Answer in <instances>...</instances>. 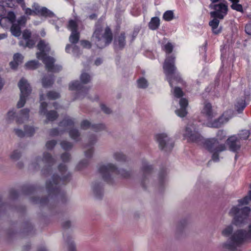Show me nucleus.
<instances>
[{
	"instance_id": "1",
	"label": "nucleus",
	"mask_w": 251,
	"mask_h": 251,
	"mask_svg": "<svg viewBox=\"0 0 251 251\" xmlns=\"http://www.w3.org/2000/svg\"><path fill=\"white\" fill-rule=\"evenodd\" d=\"M251 242V223L248 229L236 230L228 240L222 244V247L228 251H241L240 246L245 243Z\"/></svg>"
},
{
	"instance_id": "2",
	"label": "nucleus",
	"mask_w": 251,
	"mask_h": 251,
	"mask_svg": "<svg viewBox=\"0 0 251 251\" xmlns=\"http://www.w3.org/2000/svg\"><path fill=\"white\" fill-rule=\"evenodd\" d=\"M250 201H251V191L247 196L239 200L238 205L233 206L229 210L228 214L233 218L232 223L235 225L240 226L246 223L251 210L250 207H242V206L249 204Z\"/></svg>"
},
{
	"instance_id": "3",
	"label": "nucleus",
	"mask_w": 251,
	"mask_h": 251,
	"mask_svg": "<svg viewBox=\"0 0 251 251\" xmlns=\"http://www.w3.org/2000/svg\"><path fill=\"white\" fill-rule=\"evenodd\" d=\"M217 137V139L209 138L203 142L204 147L212 153V159L214 161H218L219 154L226 149L225 144H220L218 141L225 138V132L223 130L218 131Z\"/></svg>"
},
{
	"instance_id": "4",
	"label": "nucleus",
	"mask_w": 251,
	"mask_h": 251,
	"mask_svg": "<svg viewBox=\"0 0 251 251\" xmlns=\"http://www.w3.org/2000/svg\"><path fill=\"white\" fill-rule=\"evenodd\" d=\"M103 179L109 182L114 176H119L124 178H128L131 175L130 171L126 170H119L117 166L112 163H108L100 167L99 169Z\"/></svg>"
},
{
	"instance_id": "5",
	"label": "nucleus",
	"mask_w": 251,
	"mask_h": 251,
	"mask_svg": "<svg viewBox=\"0 0 251 251\" xmlns=\"http://www.w3.org/2000/svg\"><path fill=\"white\" fill-rule=\"evenodd\" d=\"M37 48L40 51L36 53V57L43 60L47 69L49 71H57L59 69L54 65V59L46 54V52L49 51L50 50L49 44H46L44 41L41 40L37 45Z\"/></svg>"
},
{
	"instance_id": "6",
	"label": "nucleus",
	"mask_w": 251,
	"mask_h": 251,
	"mask_svg": "<svg viewBox=\"0 0 251 251\" xmlns=\"http://www.w3.org/2000/svg\"><path fill=\"white\" fill-rule=\"evenodd\" d=\"M93 37L96 39L95 43L100 48L106 47L111 42L113 38L111 31L108 27L103 29L100 26H97Z\"/></svg>"
},
{
	"instance_id": "7",
	"label": "nucleus",
	"mask_w": 251,
	"mask_h": 251,
	"mask_svg": "<svg viewBox=\"0 0 251 251\" xmlns=\"http://www.w3.org/2000/svg\"><path fill=\"white\" fill-rule=\"evenodd\" d=\"M155 140L158 144L159 148L166 151H170L174 147V142L166 133H159L155 135Z\"/></svg>"
},
{
	"instance_id": "8",
	"label": "nucleus",
	"mask_w": 251,
	"mask_h": 251,
	"mask_svg": "<svg viewBox=\"0 0 251 251\" xmlns=\"http://www.w3.org/2000/svg\"><path fill=\"white\" fill-rule=\"evenodd\" d=\"M0 25L2 26H6L13 23L15 20V15L12 11L7 12L2 5L0 4Z\"/></svg>"
},
{
	"instance_id": "9",
	"label": "nucleus",
	"mask_w": 251,
	"mask_h": 251,
	"mask_svg": "<svg viewBox=\"0 0 251 251\" xmlns=\"http://www.w3.org/2000/svg\"><path fill=\"white\" fill-rule=\"evenodd\" d=\"M210 7L214 10V11H211L210 13L211 16L213 18H217L220 19L224 18L227 10V6L223 3H220L218 4H211Z\"/></svg>"
},
{
	"instance_id": "10",
	"label": "nucleus",
	"mask_w": 251,
	"mask_h": 251,
	"mask_svg": "<svg viewBox=\"0 0 251 251\" xmlns=\"http://www.w3.org/2000/svg\"><path fill=\"white\" fill-rule=\"evenodd\" d=\"M184 135L187 136L192 141H198L201 138L198 128L194 125H188L186 127Z\"/></svg>"
},
{
	"instance_id": "11",
	"label": "nucleus",
	"mask_w": 251,
	"mask_h": 251,
	"mask_svg": "<svg viewBox=\"0 0 251 251\" xmlns=\"http://www.w3.org/2000/svg\"><path fill=\"white\" fill-rule=\"evenodd\" d=\"M229 118L225 115H223L217 119L212 120L211 119L208 120L207 123V126L211 127L218 128L221 127L222 125L227 123Z\"/></svg>"
},
{
	"instance_id": "12",
	"label": "nucleus",
	"mask_w": 251,
	"mask_h": 251,
	"mask_svg": "<svg viewBox=\"0 0 251 251\" xmlns=\"http://www.w3.org/2000/svg\"><path fill=\"white\" fill-rule=\"evenodd\" d=\"M174 63L175 57L169 56L166 58L163 66V69L166 75H171L174 73L176 69Z\"/></svg>"
},
{
	"instance_id": "13",
	"label": "nucleus",
	"mask_w": 251,
	"mask_h": 251,
	"mask_svg": "<svg viewBox=\"0 0 251 251\" xmlns=\"http://www.w3.org/2000/svg\"><path fill=\"white\" fill-rule=\"evenodd\" d=\"M18 87L21 91V95L28 96L31 93V88L26 79L22 78L19 82Z\"/></svg>"
},
{
	"instance_id": "14",
	"label": "nucleus",
	"mask_w": 251,
	"mask_h": 251,
	"mask_svg": "<svg viewBox=\"0 0 251 251\" xmlns=\"http://www.w3.org/2000/svg\"><path fill=\"white\" fill-rule=\"evenodd\" d=\"M201 113L208 120L211 119L216 115V113L212 109L211 104L209 103H205L204 104Z\"/></svg>"
},
{
	"instance_id": "15",
	"label": "nucleus",
	"mask_w": 251,
	"mask_h": 251,
	"mask_svg": "<svg viewBox=\"0 0 251 251\" xmlns=\"http://www.w3.org/2000/svg\"><path fill=\"white\" fill-rule=\"evenodd\" d=\"M227 144L230 149L233 151L238 150L240 148V143L237 137L235 136H231L227 140Z\"/></svg>"
},
{
	"instance_id": "16",
	"label": "nucleus",
	"mask_w": 251,
	"mask_h": 251,
	"mask_svg": "<svg viewBox=\"0 0 251 251\" xmlns=\"http://www.w3.org/2000/svg\"><path fill=\"white\" fill-rule=\"evenodd\" d=\"M179 104L180 108L176 110V113L179 117H184L187 114L186 108L188 105V100L185 98H182L179 101Z\"/></svg>"
},
{
	"instance_id": "17",
	"label": "nucleus",
	"mask_w": 251,
	"mask_h": 251,
	"mask_svg": "<svg viewBox=\"0 0 251 251\" xmlns=\"http://www.w3.org/2000/svg\"><path fill=\"white\" fill-rule=\"evenodd\" d=\"M29 109L26 108L21 110L16 116V122L18 124H22L27 121L29 118Z\"/></svg>"
},
{
	"instance_id": "18",
	"label": "nucleus",
	"mask_w": 251,
	"mask_h": 251,
	"mask_svg": "<svg viewBox=\"0 0 251 251\" xmlns=\"http://www.w3.org/2000/svg\"><path fill=\"white\" fill-rule=\"evenodd\" d=\"M23 59L24 56L22 54L19 53H15L13 56V61L10 63L11 68L16 69L18 65L22 63Z\"/></svg>"
},
{
	"instance_id": "19",
	"label": "nucleus",
	"mask_w": 251,
	"mask_h": 251,
	"mask_svg": "<svg viewBox=\"0 0 251 251\" xmlns=\"http://www.w3.org/2000/svg\"><path fill=\"white\" fill-rule=\"evenodd\" d=\"M15 131L16 134L20 137L24 136L25 133L28 136H30L33 133L34 129L32 126H26L25 127V133L22 130L18 129H15Z\"/></svg>"
},
{
	"instance_id": "20",
	"label": "nucleus",
	"mask_w": 251,
	"mask_h": 251,
	"mask_svg": "<svg viewBox=\"0 0 251 251\" xmlns=\"http://www.w3.org/2000/svg\"><path fill=\"white\" fill-rule=\"evenodd\" d=\"M217 18L214 19L209 22V25L212 29V31L214 34H217L221 31V27L218 28L219 25V20Z\"/></svg>"
},
{
	"instance_id": "21",
	"label": "nucleus",
	"mask_w": 251,
	"mask_h": 251,
	"mask_svg": "<svg viewBox=\"0 0 251 251\" xmlns=\"http://www.w3.org/2000/svg\"><path fill=\"white\" fill-rule=\"evenodd\" d=\"M188 223L187 220H183L180 221L176 226V232L178 234L183 233L186 229Z\"/></svg>"
},
{
	"instance_id": "22",
	"label": "nucleus",
	"mask_w": 251,
	"mask_h": 251,
	"mask_svg": "<svg viewBox=\"0 0 251 251\" xmlns=\"http://www.w3.org/2000/svg\"><path fill=\"white\" fill-rule=\"evenodd\" d=\"M233 231V226L231 225H228L225 227L221 231V234L222 236L225 237H228L231 235L228 238H229L233 234L231 235ZM229 239H227V240Z\"/></svg>"
},
{
	"instance_id": "23",
	"label": "nucleus",
	"mask_w": 251,
	"mask_h": 251,
	"mask_svg": "<svg viewBox=\"0 0 251 251\" xmlns=\"http://www.w3.org/2000/svg\"><path fill=\"white\" fill-rule=\"evenodd\" d=\"M160 25V20L157 17H153L149 23V27L152 30L157 29Z\"/></svg>"
},
{
	"instance_id": "24",
	"label": "nucleus",
	"mask_w": 251,
	"mask_h": 251,
	"mask_svg": "<svg viewBox=\"0 0 251 251\" xmlns=\"http://www.w3.org/2000/svg\"><path fill=\"white\" fill-rule=\"evenodd\" d=\"M39 65L40 63L38 61L31 60L26 63L25 66L27 69L34 70L38 68Z\"/></svg>"
},
{
	"instance_id": "25",
	"label": "nucleus",
	"mask_w": 251,
	"mask_h": 251,
	"mask_svg": "<svg viewBox=\"0 0 251 251\" xmlns=\"http://www.w3.org/2000/svg\"><path fill=\"white\" fill-rule=\"evenodd\" d=\"M119 46L120 48H123L125 44V36L124 33H121V35L118 37L117 40H115V43L116 45Z\"/></svg>"
},
{
	"instance_id": "26",
	"label": "nucleus",
	"mask_w": 251,
	"mask_h": 251,
	"mask_svg": "<svg viewBox=\"0 0 251 251\" xmlns=\"http://www.w3.org/2000/svg\"><path fill=\"white\" fill-rule=\"evenodd\" d=\"M113 158L119 162L124 161L126 159V156L121 152H116L113 154Z\"/></svg>"
},
{
	"instance_id": "27",
	"label": "nucleus",
	"mask_w": 251,
	"mask_h": 251,
	"mask_svg": "<svg viewBox=\"0 0 251 251\" xmlns=\"http://www.w3.org/2000/svg\"><path fill=\"white\" fill-rule=\"evenodd\" d=\"M10 30L12 34L16 37H18L21 35V29L19 25H13Z\"/></svg>"
},
{
	"instance_id": "28",
	"label": "nucleus",
	"mask_w": 251,
	"mask_h": 251,
	"mask_svg": "<svg viewBox=\"0 0 251 251\" xmlns=\"http://www.w3.org/2000/svg\"><path fill=\"white\" fill-rule=\"evenodd\" d=\"M79 38V34L77 31L72 32L70 36L69 40L72 43H76L78 42Z\"/></svg>"
},
{
	"instance_id": "29",
	"label": "nucleus",
	"mask_w": 251,
	"mask_h": 251,
	"mask_svg": "<svg viewBox=\"0 0 251 251\" xmlns=\"http://www.w3.org/2000/svg\"><path fill=\"white\" fill-rule=\"evenodd\" d=\"M236 108L239 113H241L246 106L245 102L244 100H241L237 102Z\"/></svg>"
},
{
	"instance_id": "30",
	"label": "nucleus",
	"mask_w": 251,
	"mask_h": 251,
	"mask_svg": "<svg viewBox=\"0 0 251 251\" xmlns=\"http://www.w3.org/2000/svg\"><path fill=\"white\" fill-rule=\"evenodd\" d=\"M174 13L173 11L168 10L165 12L163 15V19L167 21H170L173 19Z\"/></svg>"
},
{
	"instance_id": "31",
	"label": "nucleus",
	"mask_w": 251,
	"mask_h": 251,
	"mask_svg": "<svg viewBox=\"0 0 251 251\" xmlns=\"http://www.w3.org/2000/svg\"><path fill=\"white\" fill-rule=\"evenodd\" d=\"M93 191L96 196L97 197H100L102 194V189L101 187H100L98 184H95L93 186Z\"/></svg>"
},
{
	"instance_id": "32",
	"label": "nucleus",
	"mask_w": 251,
	"mask_h": 251,
	"mask_svg": "<svg viewBox=\"0 0 251 251\" xmlns=\"http://www.w3.org/2000/svg\"><path fill=\"white\" fill-rule=\"evenodd\" d=\"M69 134L70 137L75 139L77 140L80 136V133L77 129H73L69 131Z\"/></svg>"
},
{
	"instance_id": "33",
	"label": "nucleus",
	"mask_w": 251,
	"mask_h": 251,
	"mask_svg": "<svg viewBox=\"0 0 251 251\" xmlns=\"http://www.w3.org/2000/svg\"><path fill=\"white\" fill-rule=\"evenodd\" d=\"M59 97L60 95L58 93L53 91L49 92L47 95L48 99L50 100H55L59 98Z\"/></svg>"
},
{
	"instance_id": "34",
	"label": "nucleus",
	"mask_w": 251,
	"mask_h": 251,
	"mask_svg": "<svg viewBox=\"0 0 251 251\" xmlns=\"http://www.w3.org/2000/svg\"><path fill=\"white\" fill-rule=\"evenodd\" d=\"M81 87V85L78 81H74L69 85V89L70 90H78Z\"/></svg>"
},
{
	"instance_id": "35",
	"label": "nucleus",
	"mask_w": 251,
	"mask_h": 251,
	"mask_svg": "<svg viewBox=\"0 0 251 251\" xmlns=\"http://www.w3.org/2000/svg\"><path fill=\"white\" fill-rule=\"evenodd\" d=\"M27 97V96L20 94V100L17 103V107L18 108H21L24 106L26 101V98Z\"/></svg>"
},
{
	"instance_id": "36",
	"label": "nucleus",
	"mask_w": 251,
	"mask_h": 251,
	"mask_svg": "<svg viewBox=\"0 0 251 251\" xmlns=\"http://www.w3.org/2000/svg\"><path fill=\"white\" fill-rule=\"evenodd\" d=\"M47 118L50 121H53L56 119L57 117V114L54 111H50L47 113Z\"/></svg>"
},
{
	"instance_id": "37",
	"label": "nucleus",
	"mask_w": 251,
	"mask_h": 251,
	"mask_svg": "<svg viewBox=\"0 0 251 251\" xmlns=\"http://www.w3.org/2000/svg\"><path fill=\"white\" fill-rule=\"evenodd\" d=\"M148 86L147 81L144 78L139 79L138 80V87L140 88H145Z\"/></svg>"
},
{
	"instance_id": "38",
	"label": "nucleus",
	"mask_w": 251,
	"mask_h": 251,
	"mask_svg": "<svg viewBox=\"0 0 251 251\" xmlns=\"http://www.w3.org/2000/svg\"><path fill=\"white\" fill-rule=\"evenodd\" d=\"M15 118V112L13 110H10L7 113L6 120L10 123Z\"/></svg>"
},
{
	"instance_id": "39",
	"label": "nucleus",
	"mask_w": 251,
	"mask_h": 251,
	"mask_svg": "<svg viewBox=\"0 0 251 251\" xmlns=\"http://www.w3.org/2000/svg\"><path fill=\"white\" fill-rule=\"evenodd\" d=\"M80 80L82 83H87L90 81V76L86 73H82L80 76Z\"/></svg>"
},
{
	"instance_id": "40",
	"label": "nucleus",
	"mask_w": 251,
	"mask_h": 251,
	"mask_svg": "<svg viewBox=\"0 0 251 251\" xmlns=\"http://www.w3.org/2000/svg\"><path fill=\"white\" fill-rule=\"evenodd\" d=\"M68 28L72 31H77V25L76 22L73 20H70L69 23Z\"/></svg>"
},
{
	"instance_id": "41",
	"label": "nucleus",
	"mask_w": 251,
	"mask_h": 251,
	"mask_svg": "<svg viewBox=\"0 0 251 251\" xmlns=\"http://www.w3.org/2000/svg\"><path fill=\"white\" fill-rule=\"evenodd\" d=\"M58 181H56V180H55V178H53L52 183L50 181L47 182V184H46L47 188L48 189H49V190H50L52 188L54 189L55 188H56L55 185L58 183Z\"/></svg>"
},
{
	"instance_id": "42",
	"label": "nucleus",
	"mask_w": 251,
	"mask_h": 251,
	"mask_svg": "<svg viewBox=\"0 0 251 251\" xmlns=\"http://www.w3.org/2000/svg\"><path fill=\"white\" fill-rule=\"evenodd\" d=\"M91 126L90 122L86 120H83L81 122L80 127L83 129L89 128Z\"/></svg>"
},
{
	"instance_id": "43",
	"label": "nucleus",
	"mask_w": 251,
	"mask_h": 251,
	"mask_svg": "<svg viewBox=\"0 0 251 251\" xmlns=\"http://www.w3.org/2000/svg\"><path fill=\"white\" fill-rule=\"evenodd\" d=\"M250 134V132L249 130H242L241 133H240V136L241 139H243L246 140L248 138Z\"/></svg>"
},
{
	"instance_id": "44",
	"label": "nucleus",
	"mask_w": 251,
	"mask_h": 251,
	"mask_svg": "<svg viewBox=\"0 0 251 251\" xmlns=\"http://www.w3.org/2000/svg\"><path fill=\"white\" fill-rule=\"evenodd\" d=\"M53 83V81L51 79H47L44 78L42 80L43 86L45 87H47L50 86Z\"/></svg>"
},
{
	"instance_id": "45",
	"label": "nucleus",
	"mask_w": 251,
	"mask_h": 251,
	"mask_svg": "<svg viewBox=\"0 0 251 251\" xmlns=\"http://www.w3.org/2000/svg\"><path fill=\"white\" fill-rule=\"evenodd\" d=\"M174 96L176 98H180L183 95L182 90L178 87L175 88L174 92Z\"/></svg>"
},
{
	"instance_id": "46",
	"label": "nucleus",
	"mask_w": 251,
	"mask_h": 251,
	"mask_svg": "<svg viewBox=\"0 0 251 251\" xmlns=\"http://www.w3.org/2000/svg\"><path fill=\"white\" fill-rule=\"evenodd\" d=\"M47 106V104L45 102H42L41 103L39 113L41 115H44L46 113V109Z\"/></svg>"
},
{
	"instance_id": "47",
	"label": "nucleus",
	"mask_w": 251,
	"mask_h": 251,
	"mask_svg": "<svg viewBox=\"0 0 251 251\" xmlns=\"http://www.w3.org/2000/svg\"><path fill=\"white\" fill-rule=\"evenodd\" d=\"M53 159L49 153L45 154L44 155L43 161L46 163L50 164L52 162Z\"/></svg>"
},
{
	"instance_id": "48",
	"label": "nucleus",
	"mask_w": 251,
	"mask_h": 251,
	"mask_svg": "<svg viewBox=\"0 0 251 251\" xmlns=\"http://www.w3.org/2000/svg\"><path fill=\"white\" fill-rule=\"evenodd\" d=\"M51 12L45 7H42L41 11H40V14L44 16H47L50 15Z\"/></svg>"
},
{
	"instance_id": "49",
	"label": "nucleus",
	"mask_w": 251,
	"mask_h": 251,
	"mask_svg": "<svg viewBox=\"0 0 251 251\" xmlns=\"http://www.w3.org/2000/svg\"><path fill=\"white\" fill-rule=\"evenodd\" d=\"M20 152L17 151H15L11 154L10 157L14 160H17L20 158Z\"/></svg>"
},
{
	"instance_id": "50",
	"label": "nucleus",
	"mask_w": 251,
	"mask_h": 251,
	"mask_svg": "<svg viewBox=\"0 0 251 251\" xmlns=\"http://www.w3.org/2000/svg\"><path fill=\"white\" fill-rule=\"evenodd\" d=\"M61 146L64 150H69L72 147V144L66 141H63L61 143Z\"/></svg>"
},
{
	"instance_id": "51",
	"label": "nucleus",
	"mask_w": 251,
	"mask_h": 251,
	"mask_svg": "<svg viewBox=\"0 0 251 251\" xmlns=\"http://www.w3.org/2000/svg\"><path fill=\"white\" fill-rule=\"evenodd\" d=\"M81 45L85 48L90 49L91 47V44L87 40H82L80 41Z\"/></svg>"
},
{
	"instance_id": "52",
	"label": "nucleus",
	"mask_w": 251,
	"mask_h": 251,
	"mask_svg": "<svg viewBox=\"0 0 251 251\" xmlns=\"http://www.w3.org/2000/svg\"><path fill=\"white\" fill-rule=\"evenodd\" d=\"M231 7L232 9L236 10L238 11H242L243 7L242 6L238 3H232L231 5Z\"/></svg>"
},
{
	"instance_id": "53",
	"label": "nucleus",
	"mask_w": 251,
	"mask_h": 251,
	"mask_svg": "<svg viewBox=\"0 0 251 251\" xmlns=\"http://www.w3.org/2000/svg\"><path fill=\"white\" fill-rule=\"evenodd\" d=\"M31 36V32L28 30H25L23 33V37L25 40H28Z\"/></svg>"
},
{
	"instance_id": "54",
	"label": "nucleus",
	"mask_w": 251,
	"mask_h": 251,
	"mask_svg": "<svg viewBox=\"0 0 251 251\" xmlns=\"http://www.w3.org/2000/svg\"><path fill=\"white\" fill-rule=\"evenodd\" d=\"M173 45L170 43H168L165 46V51L167 53H171L173 50Z\"/></svg>"
},
{
	"instance_id": "55",
	"label": "nucleus",
	"mask_w": 251,
	"mask_h": 251,
	"mask_svg": "<svg viewBox=\"0 0 251 251\" xmlns=\"http://www.w3.org/2000/svg\"><path fill=\"white\" fill-rule=\"evenodd\" d=\"M41 8L38 5L34 4L33 7V12L35 15H39Z\"/></svg>"
},
{
	"instance_id": "56",
	"label": "nucleus",
	"mask_w": 251,
	"mask_h": 251,
	"mask_svg": "<svg viewBox=\"0 0 251 251\" xmlns=\"http://www.w3.org/2000/svg\"><path fill=\"white\" fill-rule=\"evenodd\" d=\"M0 3H5L8 7L13 8L14 4L12 2V0H0Z\"/></svg>"
},
{
	"instance_id": "57",
	"label": "nucleus",
	"mask_w": 251,
	"mask_h": 251,
	"mask_svg": "<svg viewBox=\"0 0 251 251\" xmlns=\"http://www.w3.org/2000/svg\"><path fill=\"white\" fill-rule=\"evenodd\" d=\"M55 144H56V142L55 141L52 140V141H50L46 143V146L47 149H51L54 147Z\"/></svg>"
},
{
	"instance_id": "58",
	"label": "nucleus",
	"mask_w": 251,
	"mask_h": 251,
	"mask_svg": "<svg viewBox=\"0 0 251 251\" xmlns=\"http://www.w3.org/2000/svg\"><path fill=\"white\" fill-rule=\"evenodd\" d=\"M22 7L23 9L25 10V13L27 15H31L34 14L33 12V10H31L30 8H25V4L24 3L22 5Z\"/></svg>"
},
{
	"instance_id": "59",
	"label": "nucleus",
	"mask_w": 251,
	"mask_h": 251,
	"mask_svg": "<svg viewBox=\"0 0 251 251\" xmlns=\"http://www.w3.org/2000/svg\"><path fill=\"white\" fill-rule=\"evenodd\" d=\"M142 171H143L144 175L145 176L151 172V167L149 166H145L142 169Z\"/></svg>"
},
{
	"instance_id": "60",
	"label": "nucleus",
	"mask_w": 251,
	"mask_h": 251,
	"mask_svg": "<svg viewBox=\"0 0 251 251\" xmlns=\"http://www.w3.org/2000/svg\"><path fill=\"white\" fill-rule=\"evenodd\" d=\"M73 223L69 220L65 221L63 224V226L65 228H68L73 226Z\"/></svg>"
},
{
	"instance_id": "61",
	"label": "nucleus",
	"mask_w": 251,
	"mask_h": 251,
	"mask_svg": "<svg viewBox=\"0 0 251 251\" xmlns=\"http://www.w3.org/2000/svg\"><path fill=\"white\" fill-rule=\"evenodd\" d=\"M68 251H76L74 242H72L68 245Z\"/></svg>"
},
{
	"instance_id": "62",
	"label": "nucleus",
	"mask_w": 251,
	"mask_h": 251,
	"mask_svg": "<svg viewBox=\"0 0 251 251\" xmlns=\"http://www.w3.org/2000/svg\"><path fill=\"white\" fill-rule=\"evenodd\" d=\"M26 18L25 16L21 17L18 20V22L19 25H24L26 22Z\"/></svg>"
},
{
	"instance_id": "63",
	"label": "nucleus",
	"mask_w": 251,
	"mask_h": 251,
	"mask_svg": "<svg viewBox=\"0 0 251 251\" xmlns=\"http://www.w3.org/2000/svg\"><path fill=\"white\" fill-rule=\"evenodd\" d=\"M61 159L64 162H66L70 159V155L68 153H65L61 155Z\"/></svg>"
},
{
	"instance_id": "64",
	"label": "nucleus",
	"mask_w": 251,
	"mask_h": 251,
	"mask_svg": "<svg viewBox=\"0 0 251 251\" xmlns=\"http://www.w3.org/2000/svg\"><path fill=\"white\" fill-rule=\"evenodd\" d=\"M246 32L250 35H251V23L248 24L245 27Z\"/></svg>"
}]
</instances>
